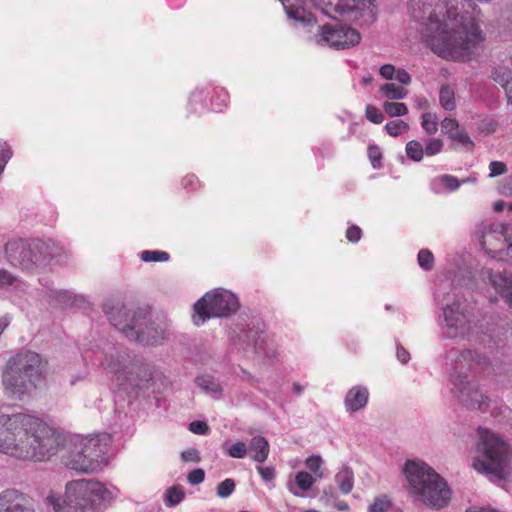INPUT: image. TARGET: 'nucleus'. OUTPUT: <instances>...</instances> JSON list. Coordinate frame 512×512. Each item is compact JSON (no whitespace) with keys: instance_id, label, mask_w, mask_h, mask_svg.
<instances>
[{"instance_id":"obj_1","label":"nucleus","mask_w":512,"mask_h":512,"mask_svg":"<svg viewBox=\"0 0 512 512\" xmlns=\"http://www.w3.org/2000/svg\"><path fill=\"white\" fill-rule=\"evenodd\" d=\"M466 0H409V11L417 21L428 20L426 41L431 50L454 60L470 59L484 40L474 17L460 15Z\"/></svg>"},{"instance_id":"obj_2","label":"nucleus","mask_w":512,"mask_h":512,"mask_svg":"<svg viewBox=\"0 0 512 512\" xmlns=\"http://www.w3.org/2000/svg\"><path fill=\"white\" fill-rule=\"evenodd\" d=\"M61 437L41 419L26 413L0 414V452L22 461L42 462L55 456Z\"/></svg>"},{"instance_id":"obj_3","label":"nucleus","mask_w":512,"mask_h":512,"mask_svg":"<svg viewBox=\"0 0 512 512\" xmlns=\"http://www.w3.org/2000/svg\"><path fill=\"white\" fill-rule=\"evenodd\" d=\"M289 18L303 24L315 22L306 7H315L330 18L347 16L360 27H369L378 17L375 0H281Z\"/></svg>"},{"instance_id":"obj_4","label":"nucleus","mask_w":512,"mask_h":512,"mask_svg":"<svg viewBox=\"0 0 512 512\" xmlns=\"http://www.w3.org/2000/svg\"><path fill=\"white\" fill-rule=\"evenodd\" d=\"M103 311L110 323L127 339L143 345H158L165 338V329L150 317L146 308L127 307L118 300L109 299Z\"/></svg>"},{"instance_id":"obj_5","label":"nucleus","mask_w":512,"mask_h":512,"mask_svg":"<svg viewBox=\"0 0 512 512\" xmlns=\"http://www.w3.org/2000/svg\"><path fill=\"white\" fill-rule=\"evenodd\" d=\"M418 501L433 509L446 507L451 499L447 482L421 460H408L403 469Z\"/></svg>"},{"instance_id":"obj_6","label":"nucleus","mask_w":512,"mask_h":512,"mask_svg":"<svg viewBox=\"0 0 512 512\" xmlns=\"http://www.w3.org/2000/svg\"><path fill=\"white\" fill-rule=\"evenodd\" d=\"M45 363L41 356L26 350L11 357L3 374V385L10 397L22 400L41 381Z\"/></svg>"},{"instance_id":"obj_7","label":"nucleus","mask_w":512,"mask_h":512,"mask_svg":"<svg viewBox=\"0 0 512 512\" xmlns=\"http://www.w3.org/2000/svg\"><path fill=\"white\" fill-rule=\"evenodd\" d=\"M478 443L473 467L497 480L506 479L510 473L511 449L498 435L485 428L478 429Z\"/></svg>"},{"instance_id":"obj_8","label":"nucleus","mask_w":512,"mask_h":512,"mask_svg":"<svg viewBox=\"0 0 512 512\" xmlns=\"http://www.w3.org/2000/svg\"><path fill=\"white\" fill-rule=\"evenodd\" d=\"M4 251L5 258L11 265L27 271L45 266L51 258L47 243L41 240H10Z\"/></svg>"},{"instance_id":"obj_9","label":"nucleus","mask_w":512,"mask_h":512,"mask_svg":"<svg viewBox=\"0 0 512 512\" xmlns=\"http://www.w3.org/2000/svg\"><path fill=\"white\" fill-rule=\"evenodd\" d=\"M238 308L239 301L233 293L225 289H216L206 293L195 303L193 322L200 326L211 317H228Z\"/></svg>"},{"instance_id":"obj_10","label":"nucleus","mask_w":512,"mask_h":512,"mask_svg":"<svg viewBox=\"0 0 512 512\" xmlns=\"http://www.w3.org/2000/svg\"><path fill=\"white\" fill-rule=\"evenodd\" d=\"M67 494L73 501H83L86 506L95 509L106 507L117 498L119 490L108 488L103 483L93 479H80L67 483Z\"/></svg>"},{"instance_id":"obj_11","label":"nucleus","mask_w":512,"mask_h":512,"mask_svg":"<svg viewBox=\"0 0 512 512\" xmlns=\"http://www.w3.org/2000/svg\"><path fill=\"white\" fill-rule=\"evenodd\" d=\"M102 365L116 375L119 381H127L135 386H139L142 381L147 382L151 376L146 365L139 359L132 358L126 350L106 356Z\"/></svg>"},{"instance_id":"obj_12","label":"nucleus","mask_w":512,"mask_h":512,"mask_svg":"<svg viewBox=\"0 0 512 512\" xmlns=\"http://www.w3.org/2000/svg\"><path fill=\"white\" fill-rule=\"evenodd\" d=\"M449 381L452 394L463 406L480 411H486L489 408L490 397L483 393L478 383L470 380L466 374L454 371Z\"/></svg>"},{"instance_id":"obj_13","label":"nucleus","mask_w":512,"mask_h":512,"mask_svg":"<svg viewBox=\"0 0 512 512\" xmlns=\"http://www.w3.org/2000/svg\"><path fill=\"white\" fill-rule=\"evenodd\" d=\"M480 243L492 258L512 262V229L508 230L500 224L484 225Z\"/></svg>"},{"instance_id":"obj_14","label":"nucleus","mask_w":512,"mask_h":512,"mask_svg":"<svg viewBox=\"0 0 512 512\" xmlns=\"http://www.w3.org/2000/svg\"><path fill=\"white\" fill-rule=\"evenodd\" d=\"M361 40L360 33L348 26L325 24L321 27L318 43L335 49H348Z\"/></svg>"},{"instance_id":"obj_15","label":"nucleus","mask_w":512,"mask_h":512,"mask_svg":"<svg viewBox=\"0 0 512 512\" xmlns=\"http://www.w3.org/2000/svg\"><path fill=\"white\" fill-rule=\"evenodd\" d=\"M110 441V435L107 433L82 438L78 441L88 459L87 466L92 467L93 472L99 471L106 464Z\"/></svg>"},{"instance_id":"obj_16","label":"nucleus","mask_w":512,"mask_h":512,"mask_svg":"<svg viewBox=\"0 0 512 512\" xmlns=\"http://www.w3.org/2000/svg\"><path fill=\"white\" fill-rule=\"evenodd\" d=\"M467 305L459 300L444 308V319L450 337L463 336L470 329V317L467 313Z\"/></svg>"},{"instance_id":"obj_17","label":"nucleus","mask_w":512,"mask_h":512,"mask_svg":"<svg viewBox=\"0 0 512 512\" xmlns=\"http://www.w3.org/2000/svg\"><path fill=\"white\" fill-rule=\"evenodd\" d=\"M0 512H36L33 499L20 490L10 488L0 492Z\"/></svg>"},{"instance_id":"obj_18","label":"nucleus","mask_w":512,"mask_h":512,"mask_svg":"<svg viewBox=\"0 0 512 512\" xmlns=\"http://www.w3.org/2000/svg\"><path fill=\"white\" fill-rule=\"evenodd\" d=\"M482 277L488 280L494 289L512 307V274L508 272H494L490 268L482 270Z\"/></svg>"},{"instance_id":"obj_19","label":"nucleus","mask_w":512,"mask_h":512,"mask_svg":"<svg viewBox=\"0 0 512 512\" xmlns=\"http://www.w3.org/2000/svg\"><path fill=\"white\" fill-rule=\"evenodd\" d=\"M86 461L88 459L78 441L62 456V463L67 468L82 473H93L92 467H88Z\"/></svg>"},{"instance_id":"obj_20","label":"nucleus","mask_w":512,"mask_h":512,"mask_svg":"<svg viewBox=\"0 0 512 512\" xmlns=\"http://www.w3.org/2000/svg\"><path fill=\"white\" fill-rule=\"evenodd\" d=\"M369 393L366 387L355 386L345 396V407L349 412H356L367 405Z\"/></svg>"},{"instance_id":"obj_21","label":"nucleus","mask_w":512,"mask_h":512,"mask_svg":"<svg viewBox=\"0 0 512 512\" xmlns=\"http://www.w3.org/2000/svg\"><path fill=\"white\" fill-rule=\"evenodd\" d=\"M250 452L251 459L255 462L263 463L267 460L270 453V445L263 436L253 437L247 445V452Z\"/></svg>"},{"instance_id":"obj_22","label":"nucleus","mask_w":512,"mask_h":512,"mask_svg":"<svg viewBox=\"0 0 512 512\" xmlns=\"http://www.w3.org/2000/svg\"><path fill=\"white\" fill-rule=\"evenodd\" d=\"M48 504L52 505L55 512H86V504L83 501H73L65 491L64 505L61 506L60 499L54 495L46 498Z\"/></svg>"},{"instance_id":"obj_23","label":"nucleus","mask_w":512,"mask_h":512,"mask_svg":"<svg viewBox=\"0 0 512 512\" xmlns=\"http://www.w3.org/2000/svg\"><path fill=\"white\" fill-rule=\"evenodd\" d=\"M491 78L505 90L508 102L512 104V69L499 66L492 70Z\"/></svg>"},{"instance_id":"obj_24","label":"nucleus","mask_w":512,"mask_h":512,"mask_svg":"<svg viewBox=\"0 0 512 512\" xmlns=\"http://www.w3.org/2000/svg\"><path fill=\"white\" fill-rule=\"evenodd\" d=\"M335 482L342 494H348L352 491L354 485V473L348 466H344L336 475Z\"/></svg>"},{"instance_id":"obj_25","label":"nucleus","mask_w":512,"mask_h":512,"mask_svg":"<svg viewBox=\"0 0 512 512\" xmlns=\"http://www.w3.org/2000/svg\"><path fill=\"white\" fill-rule=\"evenodd\" d=\"M195 382L204 392L211 394L214 398L221 397L222 388L214 377L209 375L198 376Z\"/></svg>"},{"instance_id":"obj_26","label":"nucleus","mask_w":512,"mask_h":512,"mask_svg":"<svg viewBox=\"0 0 512 512\" xmlns=\"http://www.w3.org/2000/svg\"><path fill=\"white\" fill-rule=\"evenodd\" d=\"M439 101L445 110L452 111L455 109V93L449 85H443L441 87L439 92Z\"/></svg>"},{"instance_id":"obj_27","label":"nucleus","mask_w":512,"mask_h":512,"mask_svg":"<svg viewBox=\"0 0 512 512\" xmlns=\"http://www.w3.org/2000/svg\"><path fill=\"white\" fill-rule=\"evenodd\" d=\"M380 91L391 100H400L406 97L407 90L394 83H389L381 86Z\"/></svg>"},{"instance_id":"obj_28","label":"nucleus","mask_w":512,"mask_h":512,"mask_svg":"<svg viewBox=\"0 0 512 512\" xmlns=\"http://www.w3.org/2000/svg\"><path fill=\"white\" fill-rule=\"evenodd\" d=\"M406 155L409 159L415 162H419L423 159L424 148L422 144L417 140H411L406 144L405 147Z\"/></svg>"},{"instance_id":"obj_29","label":"nucleus","mask_w":512,"mask_h":512,"mask_svg":"<svg viewBox=\"0 0 512 512\" xmlns=\"http://www.w3.org/2000/svg\"><path fill=\"white\" fill-rule=\"evenodd\" d=\"M184 497L185 493L183 488L181 486L174 485L166 491V504L171 507L176 506L183 501Z\"/></svg>"},{"instance_id":"obj_30","label":"nucleus","mask_w":512,"mask_h":512,"mask_svg":"<svg viewBox=\"0 0 512 512\" xmlns=\"http://www.w3.org/2000/svg\"><path fill=\"white\" fill-rule=\"evenodd\" d=\"M317 478L305 471H300L295 476V484L301 491L309 490Z\"/></svg>"},{"instance_id":"obj_31","label":"nucleus","mask_w":512,"mask_h":512,"mask_svg":"<svg viewBox=\"0 0 512 512\" xmlns=\"http://www.w3.org/2000/svg\"><path fill=\"white\" fill-rule=\"evenodd\" d=\"M383 109L385 113L388 114L390 117L403 116L408 113V108L406 104L398 102L386 101L383 104Z\"/></svg>"},{"instance_id":"obj_32","label":"nucleus","mask_w":512,"mask_h":512,"mask_svg":"<svg viewBox=\"0 0 512 512\" xmlns=\"http://www.w3.org/2000/svg\"><path fill=\"white\" fill-rule=\"evenodd\" d=\"M386 132L393 137H397L409 130V125L403 120H394L386 123Z\"/></svg>"},{"instance_id":"obj_33","label":"nucleus","mask_w":512,"mask_h":512,"mask_svg":"<svg viewBox=\"0 0 512 512\" xmlns=\"http://www.w3.org/2000/svg\"><path fill=\"white\" fill-rule=\"evenodd\" d=\"M322 464L323 459L319 455L309 456L305 461V466L307 467V469L314 473V477H316L317 479H321L324 475L321 469Z\"/></svg>"},{"instance_id":"obj_34","label":"nucleus","mask_w":512,"mask_h":512,"mask_svg":"<svg viewBox=\"0 0 512 512\" xmlns=\"http://www.w3.org/2000/svg\"><path fill=\"white\" fill-rule=\"evenodd\" d=\"M140 258L144 262H165L169 259V254L165 251L145 250L141 252Z\"/></svg>"},{"instance_id":"obj_35","label":"nucleus","mask_w":512,"mask_h":512,"mask_svg":"<svg viewBox=\"0 0 512 512\" xmlns=\"http://www.w3.org/2000/svg\"><path fill=\"white\" fill-rule=\"evenodd\" d=\"M421 126L427 134H435L438 130L436 115L433 113H424L422 115Z\"/></svg>"},{"instance_id":"obj_36","label":"nucleus","mask_w":512,"mask_h":512,"mask_svg":"<svg viewBox=\"0 0 512 512\" xmlns=\"http://www.w3.org/2000/svg\"><path fill=\"white\" fill-rule=\"evenodd\" d=\"M418 264L425 271H430L434 267V256L428 249H421L418 252Z\"/></svg>"},{"instance_id":"obj_37","label":"nucleus","mask_w":512,"mask_h":512,"mask_svg":"<svg viewBox=\"0 0 512 512\" xmlns=\"http://www.w3.org/2000/svg\"><path fill=\"white\" fill-rule=\"evenodd\" d=\"M450 139L461 144L468 151H471L474 147V142L463 129L459 128L456 130L455 133L451 135Z\"/></svg>"},{"instance_id":"obj_38","label":"nucleus","mask_w":512,"mask_h":512,"mask_svg":"<svg viewBox=\"0 0 512 512\" xmlns=\"http://www.w3.org/2000/svg\"><path fill=\"white\" fill-rule=\"evenodd\" d=\"M434 182L438 183L448 191H455L460 187L459 180L456 177L447 174L439 176Z\"/></svg>"},{"instance_id":"obj_39","label":"nucleus","mask_w":512,"mask_h":512,"mask_svg":"<svg viewBox=\"0 0 512 512\" xmlns=\"http://www.w3.org/2000/svg\"><path fill=\"white\" fill-rule=\"evenodd\" d=\"M391 505L389 498L383 495L374 499L373 503L368 508V512H386Z\"/></svg>"},{"instance_id":"obj_40","label":"nucleus","mask_w":512,"mask_h":512,"mask_svg":"<svg viewBox=\"0 0 512 512\" xmlns=\"http://www.w3.org/2000/svg\"><path fill=\"white\" fill-rule=\"evenodd\" d=\"M226 452L232 458L242 459L247 455V445L242 441H237Z\"/></svg>"},{"instance_id":"obj_41","label":"nucleus","mask_w":512,"mask_h":512,"mask_svg":"<svg viewBox=\"0 0 512 512\" xmlns=\"http://www.w3.org/2000/svg\"><path fill=\"white\" fill-rule=\"evenodd\" d=\"M234 490L235 482L233 479L228 478L218 484L217 495L220 498H227L233 493Z\"/></svg>"},{"instance_id":"obj_42","label":"nucleus","mask_w":512,"mask_h":512,"mask_svg":"<svg viewBox=\"0 0 512 512\" xmlns=\"http://www.w3.org/2000/svg\"><path fill=\"white\" fill-rule=\"evenodd\" d=\"M443 141L437 138H430L424 148V154L427 156H434L440 153L443 149Z\"/></svg>"},{"instance_id":"obj_43","label":"nucleus","mask_w":512,"mask_h":512,"mask_svg":"<svg viewBox=\"0 0 512 512\" xmlns=\"http://www.w3.org/2000/svg\"><path fill=\"white\" fill-rule=\"evenodd\" d=\"M245 341H247L248 345H252L256 351L263 350V336L261 334H258L257 331L249 330L245 334Z\"/></svg>"},{"instance_id":"obj_44","label":"nucleus","mask_w":512,"mask_h":512,"mask_svg":"<svg viewBox=\"0 0 512 512\" xmlns=\"http://www.w3.org/2000/svg\"><path fill=\"white\" fill-rule=\"evenodd\" d=\"M365 112L366 118L374 124H380L384 120L383 113L373 105H367Z\"/></svg>"},{"instance_id":"obj_45","label":"nucleus","mask_w":512,"mask_h":512,"mask_svg":"<svg viewBox=\"0 0 512 512\" xmlns=\"http://www.w3.org/2000/svg\"><path fill=\"white\" fill-rule=\"evenodd\" d=\"M12 157V151L6 142L0 141V175L3 173L7 162Z\"/></svg>"},{"instance_id":"obj_46","label":"nucleus","mask_w":512,"mask_h":512,"mask_svg":"<svg viewBox=\"0 0 512 512\" xmlns=\"http://www.w3.org/2000/svg\"><path fill=\"white\" fill-rule=\"evenodd\" d=\"M459 124L455 119L445 118L441 123V131L443 134L447 135L449 138L456 130H458Z\"/></svg>"},{"instance_id":"obj_47","label":"nucleus","mask_w":512,"mask_h":512,"mask_svg":"<svg viewBox=\"0 0 512 512\" xmlns=\"http://www.w3.org/2000/svg\"><path fill=\"white\" fill-rule=\"evenodd\" d=\"M19 282V279L5 269H0V289L12 286Z\"/></svg>"},{"instance_id":"obj_48","label":"nucleus","mask_w":512,"mask_h":512,"mask_svg":"<svg viewBox=\"0 0 512 512\" xmlns=\"http://www.w3.org/2000/svg\"><path fill=\"white\" fill-rule=\"evenodd\" d=\"M489 177L494 178L507 172V165L502 161H492L489 164Z\"/></svg>"},{"instance_id":"obj_49","label":"nucleus","mask_w":512,"mask_h":512,"mask_svg":"<svg viewBox=\"0 0 512 512\" xmlns=\"http://www.w3.org/2000/svg\"><path fill=\"white\" fill-rule=\"evenodd\" d=\"M205 479V471L202 468L192 470L187 475L188 483L192 486L202 483Z\"/></svg>"},{"instance_id":"obj_50","label":"nucleus","mask_w":512,"mask_h":512,"mask_svg":"<svg viewBox=\"0 0 512 512\" xmlns=\"http://www.w3.org/2000/svg\"><path fill=\"white\" fill-rule=\"evenodd\" d=\"M189 430L194 434L207 435L210 431V428L206 422L196 420L189 424Z\"/></svg>"},{"instance_id":"obj_51","label":"nucleus","mask_w":512,"mask_h":512,"mask_svg":"<svg viewBox=\"0 0 512 512\" xmlns=\"http://www.w3.org/2000/svg\"><path fill=\"white\" fill-rule=\"evenodd\" d=\"M368 156L371 161V164L374 168H380L381 167V158L382 153L377 146H369L368 148Z\"/></svg>"},{"instance_id":"obj_52","label":"nucleus","mask_w":512,"mask_h":512,"mask_svg":"<svg viewBox=\"0 0 512 512\" xmlns=\"http://www.w3.org/2000/svg\"><path fill=\"white\" fill-rule=\"evenodd\" d=\"M181 458L185 462L198 463L201 461L200 453L197 449L191 448L181 453Z\"/></svg>"},{"instance_id":"obj_53","label":"nucleus","mask_w":512,"mask_h":512,"mask_svg":"<svg viewBox=\"0 0 512 512\" xmlns=\"http://www.w3.org/2000/svg\"><path fill=\"white\" fill-rule=\"evenodd\" d=\"M257 471L265 482L272 481L275 478V469L272 466H257Z\"/></svg>"},{"instance_id":"obj_54","label":"nucleus","mask_w":512,"mask_h":512,"mask_svg":"<svg viewBox=\"0 0 512 512\" xmlns=\"http://www.w3.org/2000/svg\"><path fill=\"white\" fill-rule=\"evenodd\" d=\"M361 236L362 230L356 225L349 227L346 231V238L350 242H358L361 239Z\"/></svg>"},{"instance_id":"obj_55","label":"nucleus","mask_w":512,"mask_h":512,"mask_svg":"<svg viewBox=\"0 0 512 512\" xmlns=\"http://www.w3.org/2000/svg\"><path fill=\"white\" fill-rule=\"evenodd\" d=\"M380 75L386 80H393L395 77L396 69L391 64H385L380 67Z\"/></svg>"},{"instance_id":"obj_56","label":"nucleus","mask_w":512,"mask_h":512,"mask_svg":"<svg viewBox=\"0 0 512 512\" xmlns=\"http://www.w3.org/2000/svg\"><path fill=\"white\" fill-rule=\"evenodd\" d=\"M394 79L403 85H409L411 83V77L404 69L396 70Z\"/></svg>"},{"instance_id":"obj_57","label":"nucleus","mask_w":512,"mask_h":512,"mask_svg":"<svg viewBox=\"0 0 512 512\" xmlns=\"http://www.w3.org/2000/svg\"><path fill=\"white\" fill-rule=\"evenodd\" d=\"M499 191L504 196H512V178L510 176L503 181L499 188Z\"/></svg>"},{"instance_id":"obj_58","label":"nucleus","mask_w":512,"mask_h":512,"mask_svg":"<svg viewBox=\"0 0 512 512\" xmlns=\"http://www.w3.org/2000/svg\"><path fill=\"white\" fill-rule=\"evenodd\" d=\"M461 358H463L464 360H468V361H475L477 363H481V359H482V357L479 354H477L476 352H473L470 349L462 351Z\"/></svg>"},{"instance_id":"obj_59","label":"nucleus","mask_w":512,"mask_h":512,"mask_svg":"<svg viewBox=\"0 0 512 512\" xmlns=\"http://www.w3.org/2000/svg\"><path fill=\"white\" fill-rule=\"evenodd\" d=\"M480 128L486 133H493L497 129V123L494 120H483Z\"/></svg>"},{"instance_id":"obj_60","label":"nucleus","mask_w":512,"mask_h":512,"mask_svg":"<svg viewBox=\"0 0 512 512\" xmlns=\"http://www.w3.org/2000/svg\"><path fill=\"white\" fill-rule=\"evenodd\" d=\"M397 358L398 360L405 364L409 361L410 359V354L407 350H405L402 346L398 345L397 346Z\"/></svg>"},{"instance_id":"obj_61","label":"nucleus","mask_w":512,"mask_h":512,"mask_svg":"<svg viewBox=\"0 0 512 512\" xmlns=\"http://www.w3.org/2000/svg\"><path fill=\"white\" fill-rule=\"evenodd\" d=\"M322 498L326 499L327 501H328L329 499H334V498H336V491H335V489H334L332 486H330V487H328V488L324 489V490H323Z\"/></svg>"},{"instance_id":"obj_62","label":"nucleus","mask_w":512,"mask_h":512,"mask_svg":"<svg viewBox=\"0 0 512 512\" xmlns=\"http://www.w3.org/2000/svg\"><path fill=\"white\" fill-rule=\"evenodd\" d=\"M10 323V319L7 316H3L0 318V335L7 328Z\"/></svg>"},{"instance_id":"obj_63","label":"nucleus","mask_w":512,"mask_h":512,"mask_svg":"<svg viewBox=\"0 0 512 512\" xmlns=\"http://www.w3.org/2000/svg\"><path fill=\"white\" fill-rule=\"evenodd\" d=\"M416 105L419 109H426L428 107V101L424 97L416 99Z\"/></svg>"},{"instance_id":"obj_64","label":"nucleus","mask_w":512,"mask_h":512,"mask_svg":"<svg viewBox=\"0 0 512 512\" xmlns=\"http://www.w3.org/2000/svg\"><path fill=\"white\" fill-rule=\"evenodd\" d=\"M288 489L294 496H302V493H300L293 484H288Z\"/></svg>"}]
</instances>
